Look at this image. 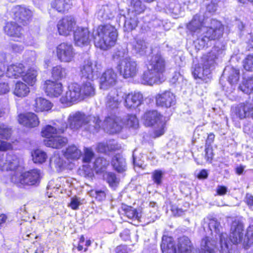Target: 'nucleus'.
Masks as SVG:
<instances>
[{
  "mask_svg": "<svg viewBox=\"0 0 253 253\" xmlns=\"http://www.w3.org/2000/svg\"><path fill=\"white\" fill-rule=\"evenodd\" d=\"M244 226L242 222H232L229 238L223 232L219 235L220 253H231V243L238 244L243 242L244 247L248 249L253 244V226H250L244 238Z\"/></svg>",
  "mask_w": 253,
  "mask_h": 253,
  "instance_id": "f257e3e1",
  "label": "nucleus"
},
{
  "mask_svg": "<svg viewBox=\"0 0 253 253\" xmlns=\"http://www.w3.org/2000/svg\"><path fill=\"white\" fill-rule=\"evenodd\" d=\"M118 35V29L115 25L105 23L93 28L92 39L96 48L106 51L116 44Z\"/></svg>",
  "mask_w": 253,
  "mask_h": 253,
  "instance_id": "f03ea898",
  "label": "nucleus"
},
{
  "mask_svg": "<svg viewBox=\"0 0 253 253\" xmlns=\"http://www.w3.org/2000/svg\"><path fill=\"white\" fill-rule=\"evenodd\" d=\"M146 66L147 70L142 76L143 81L148 83L152 80L160 83L165 81L166 63L164 58L160 53L153 55Z\"/></svg>",
  "mask_w": 253,
  "mask_h": 253,
  "instance_id": "7ed1b4c3",
  "label": "nucleus"
},
{
  "mask_svg": "<svg viewBox=\"0 0 253 253\" xmlns=\"http://www.w3.org/2000/svg\"><path fill=\"white\" fill-rule=\"evenodd\" d=\"M66 128V124L65 126L58 128L50 125H45L41 132V136L45 138L43 140L44 144L53 149H60L66 146L68 143V139L60 134L63 133Z\"/></svg>",
  "mask_w": 253,
  "mask_h": 253,
  "instance_id": "20e7f679",
  "label": "nucleus"
},
{
  "mask_svg": "<svg viewBox=\"0 0 253 253\" xmlns=\"http://www.w3.org/2000/svg\"><path fill=\"white\" fill-rule=\"evenodd\" d=\"M42 178L41 170L33 169L18 174L11 175V181L18 187L33 186L39 185Z\"/></svg>",
  "mask_w": 253,
  "mask_h": 253,
  "instance_id": "39448f33",
  "label": "nucleus"
},
{
  "mask_svg": "<svg viewBox=\"0 0 253 253\" xmlns=\"http://www.w3.org/2000/svg\"><path fill=\"white\" fill-rule=\"evenodd\" d=\"M76 54L73 44L68 42H62L56 47V55L61 62L72 61Z\"/></svg>",
  "mask_w": 253,
  "mask_h": 253,
  "instance_id": "423d86ee",
  "label": "nucleus"
},
{
  "mask_svg": "<svg viewBox=\"0 0 253 253\" xmlns=\"http://www.w3.org/2000/svg\"><path fill=\"white\" fill-rule=\"evenodd\" d=\"M13 20L23 26L28 25L31 22L33 14L27 7L21 5L15 6L12 10Z\"/></svg>",
  "mask_w": 253,
  "mask_h": 253,
  "instance_id": "0eeeda50",
  "label": "nucleus"
},
{
  "mask_svg": "<svg viewBox=\"0 0 253 253\" xmlns=\"http://www.w3.org/2000/svg\"><path fill=\"white\" fill-rule=\"evenodd\" d=\"M117 68L120 74L125 79L135 77L139 71L137 62L130 58H126L122 60L118 65Z\"/></svg>",
  "mask_w": 253,
  "mask_h": 253,
  "instance_id": "6e6552de",
  "label": "nucleus"
},
{
  "mask_svg": "<svg viewBox=\"0 0 253 253\" xmlns=\"http://www.w3.org/2000/svg\"><path fill=\"white\" fill-rule=\"evenodd\" d=\"M102 69L100 64L85 60L80 67V73L82 78L93 81L100 73Z\"/></svg>",
  "mask_w": 253,
  "mask_h": 253,
  "instance_id": "1a4fd4ad",
  "label": "nucleus"
},
{
  "mask_svg": "<svg viewBox=\"0 0 253 253\" xmlns=\"http://www.w3.org/2000/svg\"><path fill=\"white\" fill-rule=\"evenodd\" d=\"M75 18L72 15L62 17L57 22V29L59 35L67 37L74 31L76 25Z\"/></svg>",
  "mask_w": 253,
  "mask_h": 253,
  "instance_id": "9d476101",
  "label": "nucleus"
},
{
  "mask_svg": "<svg viewBox=\"0 0 253 253\" xmlns=\"http://www.w3.org/2000/svg\"><path fill=\"white\" fill-rule=\"evenodd\" d=\"M17 120L20 125L29 129L37 127L40 124V118L38 115L32 112H26L19 114Z\"/></svg>",
  "mask_w": 253,
  "mask_h": 253,
  "instance_id": "9b49d317",
  "label": "nucleus"
},
{
  "mask_svg": "<svg viewBox=\"0 0 253 253\" xmlns=\"http://www.w3.org/2000/svg\"><path fill=\"white\" fill-rule=\"evenodd\" d=\"M91 33L87 27L77 26L73 31L75 44L79 46H86L91 41Z\"/></svg>",
  "mask_w": 253,
  "mask_h": 253,
  "instance_id": "f8f14e48",
  "label": "nucleus"
},
{
  "mask_svg": "<svg viewBox=\"0 0 253 253\" xmlns=\"http://www.w3.org/2000/svg\"><path fill=\"white\" fill-rule=\"evenodd\" d=\"M42 88L47 96L57 98L62 94L64 86L63 84L58 81L47 79L44 81Z\"/></svg>",
  "mask_w": 253,
  "mask_h": 253,
  "instance_id": "ddd939ff",
  "label": "nucleus"
},
{
  "mask_svg": "<svg viewBox=\"0 0 253 253\" xmlns=\"http://www.w3.org/2000/svg\"><path fill=\"white\" fill-rule=\"evenodd\" d=\"M20 167L19 159L15 154L8 153L5 160H0V169L2 171L13 172L11 174H17L16 172Z\"/></svg>",
  "mask_w": 253,
  "mask_h": 253,
  "instance_id": "4468645a",
  "label": "nucleus"
},
{
  "mask_svg": "<svg viewBox=\"0 0 253 253\" xmlns=\"http://www.w3.org/2000/svg\"><path fill=\"white\" fill-rule=\"evenodd\" d=\"M155 104L157 107L169 108L176 103L175 95L169 90L157 94L155 96Z\"/></svg>",
  "mask_w": 253,
  "mask_h": 253,
  "instance_id": "2eb2a0df",
  "label": "nucleus"
},
{
  "mask_svg": "<svg viewBox=\"0 0 253 253\" xmlns=\"http://www.w3.org/2000/svg\"><path fill=\"white\" fill-rule=\"evenodd\" d=\"M143 124L147 127H153L165 120L163 115L156 109L146 110L141 117Z\"/></svg>",
  "mask_w": 253,
  "mask_h": 253,
  "instance_id": "dca6fc26",
  "label": "nucleus"
},
{
  "mask_svg": "<svg viewBox=\"0 0 253 253\" xmlns=\"http://www.w3.org/2000/svg\"><path fill=\"white\" fill-rule=\"evenodd\" d=\"M118 83L117 74L111 69H107L100 77L99 86L101 89L107 90L116 85Z\"/></svg>",
  "mask_w": 253,
  "mask_h": 253,
  "instance_id": "f3484780",
  "label": "nucleus"
},
{
  "mask_svg": "<svg viewBox=\"0 0 253 253\" xmlns=\"http://www.w3.org/2000/svg\"><path fill=\"white\" fill-rule=\"evenodd\" d=\"M124 93L120 88H115L111 90L106 97V105L109 110L118 108L122 102Z\"/></svg>",
  "mask_w": 253,
  "mask_h": 253,
  "instance_id": "a211bd4d",
  "label": "nucleus"
},
{
  "mask_svg": "<svg viewBox=\"0 0 253 253\" xmlns=\"http://www.w3.org/2000/svg\"><path fill=\"white\" fill-rule=\"evenodd\" d=\"M80 101L84 99L93 96L95 94L94 85L89 82L83 83L81 85L74 84Z\"/></svg>",
  "mask_w": 253,
  "mask_h": 253,
  "instance_id": "6ab92c4d",
  "label": "nucleus"
},
{
  "mask_svg": "<svg viewBox=\"0 0 253 253\" xmlns=\"http://www.w3.org/2000/svg\"><path fill=\"white\" fill-rule=\"evenodd\" d=\"M16 21H10L5 22L3 27L4 33L8 37L19 39L23 36V27Z\"/></svg>",
  "mask_w": 253,
  "mask_h": 253,
  "instance_id": "aec40b11",
  "label": "nucleus"
},
{
  "mask_svg": "<svg viewBox=\"0 0 253 253\" xmlns=\"http://www.w3.org/2000/svg\"><path fill=\"white\" fill-rule=\"evenodd\" d=\"M59 101L65 107H70L80 102L74 85L69 88L64 94L61 96Z\"/></svg>",
  "mask_w": 253,
  "mask_h": 253,
  "instance_id": "412c9836",
  "label": "nucleus"
},
{
  "mask_svg": "<svg viewBox=\"0 0 253 253\" xmlns=\"http://www.w3.org/2000/svg\"><path fill=\"white\" fill-rule=\"evenodd\" d=\"M88 123L87 116L80 112L70 115L68 118L69 127L71 129H77Z\"/></svg>",
  "mask_w": 253,
  "mask_h": 253,
  "instance_id": "4be33fe9",
  "label": "nucleus"
},
{
  "mask_svg": "<svg viewBox=\"0 0 253 253\" xmlns=\"http://www.w3.org/2000/svg\"><path fill=\"white\" fill-rule=\"evenodd\" d=\"M121 208L124 211L125 215L128 219L138 221H141L143 215V211L141 208H134L133 207L124 203L121 204Z\"/></svg>",
  "mask_w": 253,
  "mask_h": 253,
  "instance_id": "5701e85b",
  "label": "nucleus"
},
{
  "mask_svg": "<svg viewBox=\"0 0 253 253\" xmlns=\"http://www.w3.org/2000/svg\"><path fill=\"white\" fill-rule=\"evenodd\" d=\"M235 115L240 119H243L251 115L253 119V106L248 102L237 105L234 108Z\"/></svg>",
  "mask_w": 253,
  "mask_h": 253,
  "instance_id": "b1692460",
  "label": "nucleus"
},
{
  "mask_svg": "<svg viewBox=\"0 0 253 253\" xmlns=\"http://www.w3.org/2000/svg\"><path fill=\"white\" fill-rule=\"evenodd\" d=\"M143 101V96L139 92H130L125 97V105L128 109H134L140 106Z\"/></svg>",
  "mask_w": 253,
  "mask_h": 253,
  "instance_id": "393cba45",
  "label": "nucleus"
},
{
  "mask_svg": "<svg viewBox=\"0 0 253 253\" xmlns=\"http://www.w3.org/2000/svg\"><path fill=\"white\" fill-rule=\"evenodd\" d=\"M50 6L58 13L65 14L72 8L73 4L71 0H52Z\"/></svg>",
  "mask_w": 253,
  "mask_h": 253,
  "instance_id": "a878e982",
  "label": "nucleus"
},
{
  "mask_svg": "<svg viewBox=\"0 0 253 253\" xmlns=\"http://www.w3.org/2000/svg\"><path fill=\"white\" fill-rule=\"evenodd\" d=\"M25 66L22 63H15L7 66L5 74L8 78L19 79L25 71Z\"/></svg>",
  "mask_w": 253,
  "mask_h": 253,
  "instance_id": "bb28decb",
  "label": "nucleus"
},
{
  "mask_svg": "<svg viewBox=\"0 0 253 253\" xmlns=\"http://www.w3.org/2000/svg\"><path fill=\"white\" fill-rule=\"evenodd\" d=\"M223 34V28L220 27L215 28L209 27H208L202 40L204 42L219 40L222 37Z\"/></svg>",
  "mask_w": 253,
  "mask_h": 253,
  "instance_id": "cd10ccee",
  "label": "nucleus"
},
{
  "mask_svg": "<svg viewBox=\"0 0 253 253\" xmlns=\"http://www.w3.org/2000/svg\"><path fill=\"white\" fill-rule=\"evenodd\" d=\"M216 242L209 237L202 240L201 248L196 250V253H215Z\"/></svg>",
  "mask_w": 253,
  "mask_h": 253,
  "instance_id": "c85d7f7f",
  "label": "nucleus"
},
{
  "mask_svg": "<svg viewBox=\"0 0 253 253\" xmlns=\"http://www.w3.org/2000/svg\"><path fill=\"white\" fill-rule=\"evenodd\" d=\"M33 108L36 113L48 111L52 107V104L49 100L42 97H36L32 104Z\"/></svg>",
  "mask_w": 253,
  "mask_h": 253,
  "instance_id": "c756f323",
  "label": "nucleus"
},
{
  "mask_svg": "<svg viewBox=\"0 0 253 253\" xmlns=\"http://www.w3.org/2000/svg\"><path fill=\"white\" fill-rule=\"evenodd\" d=\"M205 26L204 20L200 16L194 15L188 23L187 28L193 35L195 33L200 32Z\"/></svg>",
  "mask_w": 253,
  "mask_h": 253,
  "instance_id": "7c9ffc66",
  "label": "nucleus"
},
{
  "mask_svg": "<svg viewBox=\"0 0 253 253\" xmlns=\"http://www.w3.org/2000/svg\"><path fill=\"white\" fill-rule=\"evenodd\" d=\"M38 75L37 71L34 68L30 67L26 72L24 71L21 78L23 82L29 86H34L37 82Z\"/></svg>",
  "mask_w": 253,
  "mask_h": 253,
  "instance_id": "2f4dec72",
  "label": "nucleus"
},
{
  "mask_svg": "<svg viewBox=\"0 0 253 253\" xmlns=\"http://www.w3.org/2000/svg\"><path fill=\"white\" fill-rule=\"evenodd\" d=\"M28 84L22 81H17L14 85L13 94L19 98L27 96L30 92V89Z\"/></svg>",
  "mask_w": 253,
  "mask_h": 253,
  "instance_id": "473e14b6",
  "label": "nucleus"
},
{
  "mask_svg": "<svg viewBox=\"0 0 253 253\" xmlns=\"http://www.w3.org/2000/svg\"><path fill=\"white\" fill-rule=\"evenodd\" d=\"M161 248L163 253H176V248L170 237L163 236L162 238Z\"/></svg>",
  "mask_w": 253,
  "mask_h": 253,
  "instance_id": "72a5a7b5",
  "label": "nucleus"
},
{
  "mask_svg": "<svg viewBox=\"0 0 253 253\" xmlns=\"http://www.w3.org/2000/svg\"><path fill=\"white\" fill-rule=\"evenodd\" d=\"M177 247L180 253H192V244L186 236L178 238Z\"/></svg>",
  "mask_w": 253,
  "mask_h": 253,
  "instance_id": "f704fd0d",
  "label": "nucleus"
},
{
  "mask_svg": "<svg viewBox=\"0 0 253 253\" xmlns=\"http://www.w3.org/2000/svg\"><path fill=\"white\" fill-rule=\"evenodd\" d=\"M51 75L53 79L59 81L66 77L67 71L66 69L62 65H57L52 68Z\"/></svg>",
  "mask_w": 253,
  "mask_h": 253,
  "instance_id": "c9c22d12",
  "label": "nucleus"
},
{
  "mask_svg": "<svg viewBox=\"0 0 253 253\" xmlns=\"http://www.w3.org/2000/svg\"><path fill=\"white\" fill-rule=\"evenodd\" d=\"M129 7V10L136 15L144 13L146 9L141 0H130Z\"/></svg>",
  "mask_w": 253,
  "mask_h": 253,
  "instance_id": "e433bc0d",
  "label": "nucleus"
},
{
  "mask_svg": "<svg viewBox=\"0 0 253 253\" xmlns=\"http://www.w3.org/2000/svg\"><path fill=\"white\" fill-rule=\"evenodd\" d=\"M112 165L114 169L119 173L123 172L126 170V161L122 157L115 156L112 160Z\"/></svg>",
  "mask_w": 253,
  "mask_h": 253,
  "instance_id": "4c0bfd02",
  "label": "nucleus"
},
{
  "mask_svg": "<svg viewBox=\"0 0 253 253\" xmlns=\"http://www.w3.org/2000/svg\"><path fill=\"white\" fill-rule=\"evenodd\" d=\"M109 122H111V132L113 133L120 132L122 129V126L124 124L123 121L119 117L115 116L111 118L110 117L107 118Z\"/></svg>",
  "mask_w": 253,
  "mask_h": 253,
  "instance_id": "58836bf2",
  "label": "nucleus"
},
{
  "mask_svg": "<svg viewBox=\"0 0 253 253\" xmlns=\"http://www.w3.org/2000/svg\"><path fill=\"white\" fill-rule=\"evenodd\" d=\"M108 165L109 163L105 159L99 157L94 161L93 167L96 173H98L104 172Z\"/></svg>",
  "mask_w": 253,
  "mask_h": 253,
  "instance_id": "ea45409f",
  "label": "nucleus"
},
{
  "mask_svg": "<svg viewBox=\"0 0 253 253\" xmlns=\"http://www.w3.org/2000/svg\"><path fill=\"white\" fill-rule=\"evenodd\" d=\"M81 151L74 145L68 146L65 152V155L68 159L77 160L81 155Z\"/></svg>",
  "mask_w": 253,
  "mask_h": 253,
  "instance_id": "a19ab883",
  "label": "nucleus"
},
{
  "mask_svg": "<svg viewBox=\"0 0 253 253\" xmlns=\"http://www.w3.org/2000/svg\"><path fill=\"white\" fill-rule=\"evenodd\" d=\"M139 21L136 17H130L126 19L124 23V31L129 32L134 30L138 26Z\"/></svg>",
  "mask_w": 253,
  "mask_h": 253,
  "instance_id": "79ce46f5",
  "label": "nucleus"
},
{
  "mask_svg": "<svg viewBox=\"0 0 253 253\" xmlns=\"http://www.w3.org/2000/svg\"><path fill=\"white\" fill-rule=\"evenodd\" d=\"M32 156L34 162L36 164H42L46 161L47 158L46 153L39 149L35 150Z\"/></svg>",
  "mask_w": 253,
  "mask_h": 253,
  "instance_id": "37998d69",
  "label": "nucleus"
},
{
  "mask_svg": "<svg viewBox=\"0 0 253 253\" xmlns=\"http://www.w3.org/2000/svg\"><path fill=\"white\" fill-rule=\"evenodd\" d=\"M243 69L247 72H253V54L247 55L242 62Z\"/></svg>",
  "mask_w": 253,
  "mask_h": 253,
  "instance_id": "c03bdc74",
  "label": "nucleus"
},
{
  "mask_svg": "<svg viewBox=\"0 0 253 253\" xmlns=\"http://www.w3.org/2000/svg\"><path fill=\"white\" fill-rule=\"evenodd\" d=\"M166 121H163L162 123H160L161 126L155 129H154L152 134H151V136L153 138H157L159 137L162 136L166 131Z\"/></svg>",
  "mask_w": 253,
  "mask_h": 253,
  "instance_id": "a18cd8bd",
  "label": "nucleus"
},
{
  "mask_svg": "<svg viewBox=\"0 0 253 253\" xmlns=\"http://www.w3.org/2000/svg\"><path fill=\"white\" fill-rule=\"evenodd\" d=\"M12 129L11 128L3 125H0V138L8 140L11 135Z\"/></svg>",
  "mask_w": 253,
  "mask_h": 253,
  "instance_id": "49530a36",
  "label": "nucleus"
},
{
  "mask_svg": "<svg viewBox=\"0 0 253 253\" xmlns=\"http://www.w3.org/2000/svg\"><path fill=\"white\" fill-rule=\"evenodd\" d=\"M164 172L161 169H156L152 173V179L157 185L162 184Z\"/></svg>",
  "mask_w": 253,
  "mask_h": 253,
  "instance_id": "de8ad7c7",
  "label": "nucleus"
},
{
  "mask_svg": "<svg viewBox=\"0 0 253 253\" xmlns=\"http://www.w3.org/2000/svg\"><path fill=\"white\" fill-rule=\"evenodd\" d=\"M214 156V153L212 146H205L204 157L206 162L210 164L212 163Z\"/></svg>",
  "mask_w": 253,
  "mask_h": 253,
  "instance_id": "09e8293b",
  "label": "nucleus"
},
{
  "mask_svg": "<svg viewBox=\"0 0 253 253\" xmlns=\"http://www.w3.org/2000/svg\"><path fill=\"white\" fill-rule=\"evenodd\" d=\"M90 192L98 201H104L106 197V189L105 190L91 189Z\"/></svg>",
  "mask_w": 253,
  "mask_h": 253,
  "instance_id": "8fccbe9b",
  "label": "nucleus"
},
{
  "mask_svg": "<svg viewBox=\"0 0 253 253\" xmlns=\"http://www.w3.org/2000/svg\"><path fill=\"white\" fill-rule=\"evenodd\" d=\"M127 126L131 127H136L138 126V120L135 115L129 114L124 122Z\"/></svg>",
  "mask_w": 253,
  "mask_h": 253,
  "instance_id": "3c124183",
  "label": "nucleus"
},
{
  "mask_svg": "<svg viewBox=\"0 0 253 253\" xmlns=\"http://www.w3.org/2000/svg\"><path fill=\"white\" fill-rule=\"evenodd\" d=\"M240 72L239 69L233 68L232 73L228 78V82L232 84H236L239 81Z\"/></svg>",
  "mask_w": 253,
  "mask_h": 253,
  "instance_id": "603ef678",
  "label": "nucleus"
},
{
  "mask_svg": "<svg viewBox=\"0 0 253 253\" xmlns=\"http://www.w3.org/2000/svg\"><path fill=\"white\" fill-rule=\"evenodd\" d=\"M107 182L110 187H113L117 186L119 183V180L115 173L109 172L107 174Z\"/></svg>",
  "mask_w": 253,
  "mask_h": 253,
  "instance_id": "864d4df0",
  "label": "nucleus"
},
{
  "mask_svg": "<svg viewBox=\"0 0 253 253\" xmlns=\"http://www.w3.org/2000/svg\"><path fill=\"white\" fill-rule=\"evenodd\" d=\"M80 174L85 177H92L93 176V169L90 166H83L80 170Z\"/></svg>",
  "mask_w": 253,
  "mask_h": 253,
  "instance_id": "5fc2aeb1",
  "label": "nucleus"
},
{
  "mask_svg": "<svg viewBox=\"0 0 253 253\" xmlns=\"http://www.w3.org/2000/svg\"><path fill=\"white\" fill-rule=\"evenodd\" d=\"M81 204L80 198L76 196L71 198L70 203L68 204V207L72 210H77L79 209L80 205Z\"/></svg>",
  "mask_w": 253,
  "mask_h": 253,
  "instance_id": "6e6d98bb",
  "label": "nucleus"
},
{
  "mask_svg": "<svg viewBox=\"0 0 253 253\" xmlns=\"http://www.w3.org/2000/svg\"><path fill=\"white\" fill-rule=\"evenodd\" d=\"M94 154L92 151L90 149H86L84 153L83 157V162L85 163H89L92 159Z\"/></svg>",
  "mask_w": 253,
  "mask_h": 253,
  "instance_id": "4d7b16f0",
  "label": "nucleus"
},
{
  "mask_svg": "<svg viewBox=\"0 0 253 253\" xmlns=\"http://www.w3.org/2000/svg\"><path fill=\"white\" fill-rule=\"evenodd\" d=\"M209 228L211 231L214 230L216 233L218 234V236L221 234L220 233V228H221L220 222H207Z\"/></svg>",
  "mask_w": 253,
  "mask_h": 253,
  "instance_id": "13d9d810",
  "label": "nucleus"
},
{
  "mask_svg": "<svg viewBox=\"0 0 253 253\" xmlns=\"http://www.w3.org/2000/svg\"><path fill=\"white\" fill-rule=\"evenodd\" d=\"M12 149V145L10 142L0 140V152H5Z\"/></svg>",
  "mask_w": 253,
  "mask_h": 253,
  "instance_id": "bf43d9fd",
  "label": "nucleus"
},
{
  "mask_svg": "<svg viewBox=\"0 0 253 253\" xmlns=\"http://www.w3.org/2000/svg\"><path fill=\"white\" fill-rule=\"evenodd\" d=\"M10 88L7 82H0V95L5 94L9 91Z\"/></svg>",
  "mask_w": 253,
  "mask_h": 253,
  "instance_id": "052dcab7",
  "label": "nucleus"
},
{
  "mask_svg": "<svg viewBox=\"0 0 253 253\" xmlns=\"http://www.w3.org/2000/svg\"><path fill=\"white\" fill-rule=\"evenodd\" d=\"M135 47L139 52L143 51L147 48L146 42L144 40L137 41Z\"/></svg>",
  "mask_w": 253,
  "mask_h": 253,
  "instance_id": "680f3d73",
  "label": "nucleus"
},
{
  "mask_svg": "<svg viewBox=\"0 0 253 253\" xmlns=\"http://www.w3.org/2000/svg\"><path fill=\"white\" fill-rule=\"evenodd\" d=\"M227 188L224 185H218L216 189V194L218 196H223L227 192Z\"/></svg>",
  "mask_w": 253,
  "mask_h": 253,
  "instance_id": "e2e57ef3",
  "label": "nucleus"
},
{
  "mask_svg": "<svg viewBox=\"0 0 253 253\" xmlns=\"http://www.w3.org/2000/svg\"><path fill=\"white\" fill-rule=\"evenodd\" d=\"M215 139V135L213 133L211 132L208 134V136L206 139L205 146H211V144L213 143Z\"/></svg>",
  "mask_w": 253,
  "mask_h": 253,
  "instance_id": "0e129e2a",
  "label": "nucleus"
},
{
  "mask_svg": "<svg viewBox=\"0 0 253 253\" xmlns=\"http://www.w3.org/2000/svg\"><path fill=\"white\" fill-rule=\"evenodd\" d=\"M245 203L249 207L253 206V195L248 193H246Z\"/></svg>",
  "mask_w": 253,
  "mask_h": 253,
  "instance_id": "69168bd1",
  "label": "nucleus"
},
{
  "mask_svg": "<svg viewBox=\"0 0 253 253\" xmlns=\"http://www.w3.org/2000/svg\"><path fill=\"white\" fill-rule=\"evenodd\" d=\"M170 210L172 212V214L174 216H180L183 213V211L182 210L176 208L173 206L171 207Z\"/></svg>",
  "mask_w": 253,
  "mask_h": 253,
  "instance_id": "338daca9",
  "label": "nucleus"
},
{
  "mask_svg": "<svg viewBox=\"0 0 253 253\" xmlns=\"http://www.w3.org/2000/svg\"><path fill=\"white\" fill-rule=\"evenodd\" d=\"M197 177L200 179H205L207 178L208 177V170L206 169H201L198 173Z\"/></svg>",
  "mask_w": 253,
  "mask_h": 253,
  "instance_id": "774afa93",
  "label": "nucleus"
}]
</instances>
